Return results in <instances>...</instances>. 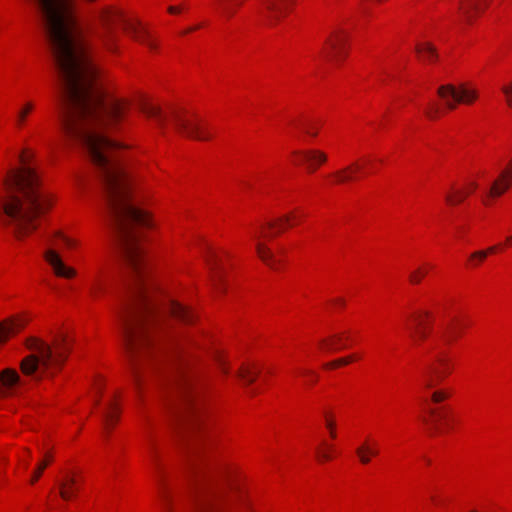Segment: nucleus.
Masks as SVG:
<instances>
[{
    "instance_id": "1",
    "label": "nucleus",
    "mask_w": 512,
    "mask_h": 512,
    "mask_svg": "<svg viewBox=\"0 0 512 512\" xmlns=\"http://www.w3.org/2000/svg\"><path fill=\"white\" fill-rule=\"evenodd\" d=\"M19 159L21 166L10 169L2 180L0 222L17 239H23L38 228L41 216L52 207V200L41 188L26 150Z\"/></svg>"
},
{
    "instance_id": "2",
    "label": "nucleus",
    "mask_w": 512,
    "mask_h": 512,
    "mask_svg": "<svg viewBox=\"0 0 512 512\" xmlns=\"http://www.w3.org/2000/svg\"><path fill=\"white\" fill-rule=\"evenodd\" d=\"M144 291L132 290L122 300L120 325L152 331L167 316L183 323H192L194 315L186 306L172 299H153Z\"/></svg>"
},
{
    "instance_id": "3",
    "label": "nucleus",
    "mask_w": 512,
    "mask_h": 512,
    "mask_svg": "<svg viewBox=\"0 0 512 512\" xmlns=\"http://www.w3.org/2000/svg\"><path fill=\"white\" fill-rule=\"evenodd\" d=\"M120 330L136 380H138L142 367H155L167 360L171 362L168 375H171L177 368L181 369L178 364L174 363V359H168L170 358L168 350L154 338L151 330L123 325H120Z\"/></svg>"
},
{
    "instance_id": "4",
    "label": "nucleus",
    "mask_w": 512,
    "mask_h": 512,
    "mask_svg": "<svg viewBox=\"0 0 512 512\" xmlns=\"http://www.w3.org/2000/svg\"><path fill=\"white\" fill-rule=\"evenodd\" d=\"M167 382L171 390L169 409L179 420L185 422L193 434L202 435V406L197 399L193 378L182 368H177L171 375H167Z\"/></svg>"
},
{
    "instance_id": "5",
    "label": "nucleus",
    "mask_w": 512,
    "mask_h": 512,
    "mask_svg": "<svg viewBox=\"0 0 512 512\" xmlns=\"http://www.w3.org/2000/svg\"><path fill=\"white\" fill-rule=\"evenodd\" d=\"M54 350L50 345L37 338H31L27 347L36 352L25 357L21 362V371L24 375L40 378L46 371L58 367L65 359L68 351V337L59 334L53 342Z\"/></svg>"
},
{
    "instance_id": "6",
    "label": "nucleus",
    "mask_w": 512,
    "mask_h": 512,
    "mask_svg": "<svg viewBox=\"0 0 512 512\" xmlns=\"http://www.w3.org/2000/svg\"><path fill=\"white\" fill-rule=\"evenodd\" d=\"M90 16V29H93V24H99L102 27L101 31L96 32L102 46L109 52L116 51V35L111 25L114 22L117 11L108 5L95 6L88 10Z\"/></svg>"
},
{
    "instance_id": "7",
    "label": "nucleus",
    "mask_w": 512,
    "mask_h": 512,
    "mask_svg": "<svg viewBox=\"0 0 512 512\" xmlns=\"http://www.w3.org/2000/svg\"><path fill=\"white\" fill-rule=\"evenodd\" d=\"M202 257L210 278L215 285L229 284L230 269L233 264L231 255L226 251L217 252L210 245L204 243Z\"/></svg>"
},
{
    "instance_id": "8",
    "label": "nucleus",
    "mask_w": 512,
    "mask_h": 512,
    "mask_svg": "<svg viewBox=\"0 0 512 512\" xmlns=\"http://www.w3.org/2000/svg\"><path fill=\"white\" fill-rule=\"evenodd\" d=\"M437 94L444 100L449 110H454L458 104L471 105L479 96L478 90L468 83L441 85Z\"/></svg>"
},
{
    "instance_id": "9",
    "label": "nucleus",
    "mask_w": 512,
    "mask_h": 512,
    "mask_svg": "<svg viewBox=\"0 0 512 512\" xmlns=\"http://www.w3.org/2000/svg\"><path fill=\"white\" fill-rule=\"evenodd\" d=\"M175 129L183 136L197 140H208L210 134L198 120L187 118L184 112L172 109L170 112Z\"/></svg>"
},
{
    "instance_id": "10",
    "label": "nucleus",
    "mask_w": 512,
    "mask_h": 512,
    "mask_svg": "<svg viewBox=\"0 0 512 512\" xmlns=\"http://www.w3.org/2000/svg\"><path fill=\"white\" fill-rule=\"evenodd\" d=\"M452 360L443 353L435 356L423 377V386L425 389H433L438 386L452 371Z\"/></svg>"
},
{
    "instance_id": "11",
    "label": "nucleus",
    "mask_w": 512,
    "mask_h": 512,
    "mask_svg": "<svg viewBox=\"0 0 512 512\" xmlns=\"http://www.w3.org/2000/svg\"><path fill=\"white\" fill-rule=\"evenodd\" d=\"M294 3L295 0H261L259 14L268 24L273 25L279 20L283 10Z\"/></svg>"
},
{
    "instance_id": "12",
    "label": "nucleus",
    "mask_w": 512,
    "mask_h": 512,
    "mask_svg": "<svg viewBox=\"0 0 512 512\" xmlns=\"http://www.w3.org/2000/svg\"><path fill=\"white\" fill-rule=\"evenodd\" d=\"M44 259L52 268L53 273L58 277L72 278L76 274L73 268L65 265L60 254L53 247L45 250Z\"/></svg>"
},
{
    "instance_id": "13",
    "label": "nucleus",
    "mask_w": 512,
    "mask_h": 512,
    "mask_svg": "<svg viewBox=\"0 0 512 512\" xmlns=\"http://www.w3.org/2000/svg\"><path fill=\"white\" fill-rule=\"evenodd\" d=\"M127 33L135 41L145 45L151 51H156L158 44L153 34L141 23H129L126 26Z\"/></svg>"
},
{
    "instance_id": "14",
    "label": "nucleus",
    "mask_w": 512,
    "mask_h": 512,
    "mask_svg": "<svg viewBox=\"0 0 512 512\" xmlns=\"http://www.w3.org/2000/svg\"><path fill=\"white\" fill-rule=\"evenodd\" d=\"M345 36L341 33H335L325 42L323 49L324 57L327 60L338 61L344 55Z\"/></svg>"
},
{
    "instance_id": "15",
    "label": "nucleus",
    "mask_w": 512,
    "mask_h": 512,
    "mask_svg": "<svg viewBox=\"0 0 512 512\" xmlns=\"http://www.w3.org/2000/svg\"><path fill=\"white\" fill-rule=\"evenodd\" d=\"M511 167L503 170L498 178L492 183L488 196L499 197L504 194L510 187L512 182V161L510 162Z\"/></svg>"
},
{
    "instance_id": "16",
    "label": "nucleus",
    "mask_w": 512,
    "mask_h": 512,
    "mask_svg": "<svg viewBox=\"0 0 512 512\" xmlns=\"http://www.w3.org/2000/svg\"><path fill=\"white\" fill-rule=\"evenodd\" d=\"M294 218L293 214H288L280 217L276 221H270L265 226L261 228V237L272 238L282 231L285 230L287 226H291V219Z\"/></svg>"
},
{
    "instance_id": "17",
    "label": "nucleus",
    "mask_w": 512,
    "mask_h": 512,
    "mask_svg": "<svg viewBox=\"0 0 512 512\" xmlns=\"http://www.w3.org/2000/svg\"><path fill=\"white\" fill-rule=\"evenodd\" d=\"M0 382V397H5L13 394V388L21 384V379L15 370L7 368L0 372Z\"/></svg>"
},
{
    "instance_id": "18",
    "label": "nucleus",
    "mask_w": 512,
    "mask_h": 512,
    "mask_svg": "<svg viewBox=\"0 0 512 512\" xmlns=\"http://www.w3.org/2000/svg\"><path fill=\"white\" fill-rule=\"evenodd\" d=\"M119 413L120 410L113 400H110L105 404L102 411L103 434L105 437L109 436L111 427L118 421Z\"/></svg>"
},
{
    "instance_id": "19",
    "label": "nucleus",
    "mask_w": 512,
    "mask_h": 512,
    "mask_svg": "<svg viewBox=\"0 0 512 512\" xmlns=\"http://www.w3.org/2000/svg\"><path fill=\"white\" fill-rule=\"evenodd\" d=\"M294 153L301 156L303 162L307 164V168L310 172H314L319 165L325 163L327 160L326 154L316 149L296 151Z\"/></svg>"
},
{
    "instance_id": "20",
    "label": "nucleus",
    "mask_w": 512,
    "mask_h": 512,
    "mask_svg": "<svg viewBox=\"0 0 512 512\" xmlns=\"http://www.w3.org/2000/svg\"><path fill=\"white\" fill-rule=\"evenodd\" d=\"M24 324L20 319L10 318L0 322V343L6 342L11 336L17 334Z\"/></svg>"
},
{
    "instance_id": "21",
    "label": "nucleus",
    "mask_w": 512,
    "mask_h": 512,
    "mask_svg": "<svg viewBox=\"0 0 512 512\" xmlns=\"http://www.w3.org/2000/svg\"><path fill=\"white\" fill-rule=\"evenodd\" d=\"M256 251L259 258L270 268L277 270L280 268L283 259L274 255L268 247L263 243L258 242L256 245Z\"/></svg>"
},
{
    "instance_id": "22",
    "label": "nucleus",
    "mask_w": 512,
    "mask_h": 512,
    "mask_svg": "<svg viewBox=\"0 0 512 512\" xmlns=\"http://www.w3.org/2000/svg\"><path fill=\"white\" fill-rule=\"evenodd\" d=\"M412 330L416 339H426L429 333V314L424 313L414 316Z\"/></svg>"
},
{
    "instance_id": "23",
    "label": "nucleus",
    "mask_w": 512,
    "mask_h": 512,
    "mask_svg": "<svg viewBox=\"0 0 512 512\" xmlns=\"http://www.w3.org/2000/svg\"><path fill=\"white\" fill-rule=\"evenodd\" d=\"M481 10V0H461L459 4V11L467 22H471Z\"/></svg>"
},
{
    "instance_id": "24",
    "label": "nucleus",
    "mask_w": 512,
    "mask_h": 512,
    "mask_svg": "<svg viewBox=\"0 0 512 512\" xmlns=\"http://www.w3.org/2000/svg\"><path fill=\"white\" fill-rule=\"evenodd\" d=\"M141 111L149 118H152L156 124L163 129L167 123V116L162 112L159 106L143 103Z\"/></svg>"
},
{
    "instance_id": "25",
    "label": "nucleus",
    "mask_w": 512,
    "mask_h": 512,
    "mask_svg": "<svg viewBox=\"0 0 512 512\" xmlns=\"http://www.w3.org/2000/svg\"><path fill=\"white\" fill-rule=\"evenodd\" d=\"M77 490V480L74 476L66 474L59 482V494L62 499L70 500Z\"/></svg>"
},
{
    "instance_id": "26",
    "label": "nucleus",
    "mask_w": 512,
    "mask_h": 512,
    "mask_svg": "<svg viewBox=\"0 0 512 512\" xmlns=\"http://www.w3.org/2000/svg\"><path fill=\"white\" fill-rule=\"evenodd\" d=\"M496 250V246H491L485 250H477L472 252L467 259V268H478L487 259L488 255L494 253Z\"/></svg>"
},
{
    "instance_id": "27",
    "label": "nucleus",
    "mask_w": 512,
    "mask_h": 512,
    "mask_svg": "<svg viewBox=\"0 0 512 512\" xmlns=\"http://www.w3.org/2000/svg\"><path fill=\"white\" fill-rule=\"evenodd\" d=\"M415 50L418 56L423 60L432 62L438 57L436 48L429 42L418 43Z\"/></svg>"
},
{
    "instance_id": "28",
    "label": "nucleus",
    "mask_w": 512,
    "mask_h": 512,
    "mask_svg": "<svg viewBox=\"0 0 512 512\" xmlns=\"http://www.w3.org/2000/svg\"><path fill=\"white\" fill-rule=\"evenodd\" d=\"M360 170V166L354 163L334 173L337 183H345L355 179V173Z\"/></svg>"
},
{
    "instance_id": "29",
    "label": "nucleus",
    "mask_w": 512,
    "mask_h": 512,
    "mask_svg": "<svg viewBox=\"0 0 512 512\" xmlns=\"http://www.w3.org/2000/svg\"><path fill=\"white\" fill-rule=\"evenodd\" d=\"M58 241L61 242L67 248H73L76 245V241L64 235L62 232H55L52 238L49 240V243L52 246H57Z\"/></svg>"
},
{
    "instance_id": "30",
    "label": "nucleus",
    "mask_w": 512,
    "mask_h": 512,
    "mask_svg": "<svg viewBox=\"0 0 512 512\" xmlns=\"http://www.w3.org/2000/svg\"><path fill=\"white\" fill-rule=\"evenodd\" d=\"M429 413L435 418L434 419V429L436 433H443L444 427L441 425V421H445L446 414L442 410L431 409Z\"/></svg>"
},
{
    "instance_id": "31",
    "label": "nucleus",
    "mask_w": 512,
    "mask_h": 512,
    "mask_svg": "<svg viewBox=\"0 0 512 512\" xmlns=\"http://www.w3.org/2000/svg\"><path fill=\"white\" fill-rule=\"evenodd\" d=\"M34 105L32 102H26L24 106L18 111L16 116V124L21 127L26 120L27 115L33 110Z\"/></svg>"
},
{
    "instance_id": "32",
    "label": "nucleus",
    "mask_w": 512,
    "mask_h": 512,
    "mask_svg": "<svg viewBox=\"0 0 512 512\" xmlns=\"http://www.w3.org/2000/svg\"><path fill=\"white\" fill-rule=\"evenodd\" d=\"M341 335H335L332 337L330 342L328 340H321L320 344L323 345L327 350H337L345 348V345L341 343Z\"/></svg>"
},
{
    "instance_id": "33",
    "label": "nucleus",
    "mask_w": 512,
    "mask_h": 512,
    "mask_svg": "<svg viewBox=\"0 0 512 512\" xmlns=\"http://www.w3.org/2000/svg\"><path fill=\"white\" fill-rule=\"evenodd\" d=\"M258 374V371L254 372L251 368L249 367H242L239 372H238V376L245 382L247 383H253L256 379V376Z\"/></svg>"
},
{
    "instance_id": "34",
    "label": "nucleus",
    "mask_w": 512,
    "mask_h": 512,
    "mask_svg": "<svg viewBox=\"0 0 512 512\" xmlns=\"http://www.w3.org/2000/svg\"><path fill=\"white\" fill-rule=\"evenodd\" d=\"M466 197V194L461 190H455L453 194L446 196V201L451 205H457L461 203Z\"/></svg>"
},
{
    "instance_id": "35",
    "label": "nucleus",
    "mask_w": 512,
    "mask_h": 512,
    "mask_svg": "<svg viewBox=\"0 0 512 512\" xmlns=\"http://www.w3.org/2000/svg\"><path fill=\"white\" fill-rule=\"evenodd\" d=\"M368 451H370V447L368 445H362L356 449V454L362 464H368L371 460V456L368 454Z\"/></svg>"
},
{
    "instance_id": "36",
    "label": "nucleus",
    "mask_w": 512,
    "mask_h": 512,
    "mask_svg": "<svg viewBox=\"0 0 512 512\" xmlns=\"http://www.w3.org/2000/svg\"><path fill=\"white\" fill-rule=\"evenodd\" d=\"M352 360H353L352 356H348V357L340 358L338 360L329 362V363L325 364L324 367L326 369H332V368H336L340 365L349 364Z\"/></svg>"
},
{
    "instance_id": "37",
    "label": "nucleus",
    "mask_w": 512,
    "mask_h": 512,
    "mask_svg": "<svg viewBox=\"0 0 512 512\" xmlns=\"http://www.w3.org/2000/svg\"><path fill=\"white\" fill-rule=\"evenodd\" d=\"M439 114L440 109L437 105L431 104L425 109V115L431 120L437 119Z\"/></svg>"
},
{
    "instance_id": "38",
    "label": "nucleus",
    "mask_w": 512,
    "mask_h": 512,
    "mask_svg": "<svg viewBox=\"0 0 512 512\" xmlns=\"http://www.w3.org/2000/svg\"><path fill=\"white\" fill-rule=\"evenodd\" d=\"M426 271L422 268L417 269L416 271L410 274V283L413 285H417L420 283L421 278L425 275Z\"/></svg>"
},
{
    "instance_id": "39",
    "label": "nucleus",
    "mask_w": 512,
    "mask_h": 512,
    "mask_svg": "<svg viewBox=\"0 0 512 512\" xmlns=\"http://www.w3.org/2000/svg\"><path fill=\"white\" fill-rule=\"evenodd\" d=\"M449 397L448 392L444 390L434 391L431 395V399L434 403H440Z\"/></svg>"
},
{
    "instance_id": "40",
    "label": "nucleus",
    "mask_w": 512,
    "mask_h": 512,
    "mask_svg": "<svg viewBox=\"0 0 512 512\" xmlns=\"http://www.w3.org/2000/svg\"><path fill=\"white\" fill-rule=\"evenodd\" d=\"M47 465H48V459H47V460H45V461H43V462H41V463L38 465L37 469L35 470V472H34V474H33L32 478H31V481H30L31 483H35V482L40 478V476H41L42 472L45 470V468L47 467Z\"/></svg>"
},
{
    "instance_id": "41",
    "label": "nucleus",
    "mask_w": 512,
    "mask_h": 512,
    "mask_svg": "<svg viewBox=\"0 0 512 512\" xmlns=\"http://www.w3.org/2000/svg\"><path fill=\"white\" fill-rule=\"evenodd\" d=\"M501 91L505 95L508 106L512 107V83L503 85Z\"/></svg>"
},
{
    "instance_id": "42",
    "label": "nucleus",
    "mask_w": 512,
    "mask_h": 512,
    "mask_svg": "<svg viewBox=\"0 0 512 512\" xmlns=\"http://www.w3.org/2000/svg\"><path fill=\"white\" fill-rule=\"evenodd\" d=\"M161 485H162L161 497H162V500L164 502V510H165V512H171L170 511V506H169V495H168V492H167L164 484L161 483Z\"/></svg>"
},
{
    "instance_id": "43",
    "label": "nucleus",
    "mask_w": 512,
    "mask_h": 512,
    "mask_svg": "<svg viewBox=\"0 0 512 512\" xmlns=\"http://www.w3.org/2000/svg\"><path fill=\"white\" fill-rule=\"evenodd\" d=\"M303 130L308 135H311V136H316L317 135L316 127L312 123H304L303 124Z\"/></svg>"
},
{
    "instance_id": "44",
    "label": "nucleus",
    "mask_w": 512,
    "mask_h": 512,
    "mask_svg": "<svg viewBox=\"0 0 512 512\" xmlns=\"http://www.w3.org/2000/svg\"><path fill=\"white\" fill-rule=\"evenodd\" d=\"M326 427L330 430L331 437L335 438V436H336L335 431H334L335 424L327 415H326Z\"/></svg>"
},
{
    "instance_id": "45",
    "label": "nucleus",
    "mask_w": 512,
    "mask_h": 512,
    "mask_svg": "<svg viewBox=\"0 0 512 512\" xmlns=\"http://www.w3.org/2000/svg\"><path fill=\"white\" fill-rule=\"evenodd\" d=\"M447 333L451 336V337H456V324L451 322L447 325Z\"/></svg>"
},
{
    "instance_id": "46",
    "label": "nucleus",
    "mask_w": 512,
    "mask_h": 512,
    "mask_svg": "<svg viewBox=\"0 0 512 512\" xmlns=\"http://www.w3.org/2000/svg\"><path fill=\"white\" fill-rule=\"evenodd\" d=\"M317 457L319 458V460H323V461L330 460V458H331V456L328 452L320 451V450H317Z\"/></svg>"
},
{
    "instance_id": "47",
    "label": "nucleus",
    "mask_w": 512,
    "mask_h": 512,
    "mask_svg": "<svg viewBox=\"0 0 512 512\" xmlns=\"http://www.w3.org/2000/svg\"><path fill=\"white\" fill-rule=\"evenodd\" d=\"M167 10L171 14H178L181 12L182 8L180 6H169Z\"/></svg>"
},
{
    "instance_id": "48",
    "label": "nucleus",
    "mask_w": 512,
    "mask_h": 512,
    "mask_svg": "<svg viewBox=\"0 0 512 512\" xmlns=\"http://www.w3.org/2000/svg\"><path fill=\"white\" fill-rule=\"evenodd\" d=\"M199 27H200V25H197V26H195V27L188 28V29H186V30L183 32V34H187V33L191 32V31H194V30L198 29Z\"/></svg>"
},
{
    "instance_id": "49",
    "label": "nucleus",
    "mask_w": 512,
    "mask_h": 512,
    "mask_svg": "<svg viewBox=\"0 0 512 512\" xmlns=\"http://www.w3.org/2000/svg\"><path fill=\"white\" fill-rule=\"evenodd\" d=\"M368 454L370 456H376L378 454V450L373 449V448L370 447V451H368Z\"/></svg>"
},
{
    "instance_id": "50",
    "label": "nucleus",
    "mask_w": 512,
    "mask_h": 512,
    "mask_svg": "<svg viewBox=\"0 0 512 512\" xmlns=\"http://www.w3.org/2000/svg\"><path fill=\"white\" fill-rule=\"evenodd\" d=\"M477 188V184L475 182L470 183V190L473 191Z\"/></svg>"
},
{
    "instance_id": "51",
    "label": "nucleus",
    "mask_w": 512,
    "mask_h": 512,
    "mask_svg": "<svg viewBox=\"0 0 512 512\" xmlns=\"http://www.w3.org/2000/svg\"><path fill=\"white\" fill-rule=\"evenodd\" d=\"M83 1L87 4H92V3L96 2L97 0H83Z\"/></svg>"
},
{
    "instance_id": "52",
    "label": "nucleus",
    "mask_w": 512,
    "mask_h": 512,
    "mask_svg": "<svg viewBox=\"0 0 512 512\" xmlns=\"http://www.w3.org/2000/svg\"><path fill=\"white\" fill-rule=\"evenodd\" d=\"M507 241L512 244V236L508 237Z\"/></svg>"
},
{
    "instance_id": "53",
    "label": "nucleus",
    "mask_w": 512,
    "mask_h": 512,
    "mask_svg": "<svg viewBox=\"0 0 512 512\" xmlns=\"http://www.w3.org/2000/svg\"><path fill=\"white\" fill-rule=\"evenodd\" d=\"M431 499L435 502V503H438V500L436 499V497L432 496Z\"/></svg>"
},
{
    "instance_id": "54",
    "label": "nucleus",
    "mask_w": 512,
    "mask_h": 512,
    "mask_svg": "<svg viewBox=\"0 0 512 512\" xmlns=\"http://www.w3.org/2000/svg\"><path fill=\"white\" fill-rule=\"evenodd\" d=\"M221 365L223 366V372L227 373V370L224 368V365L222 363H221Z\"/></svg>"
},
{
    "instance_id": "55",
    "label": "nucleus",
    "mask_w": 512,
    "mask_h": 512,
    "mask_svg": "<svg viewBox=\"0 0 512 512\" xmlns=\"http://www.w3.org/2000/svg\"><path fill=\"white\" fill-rule=\"evenodd\" d=\"M469 512H478V511H477V510H471V511H469Z\"/></svg>"
}]
</instances>
